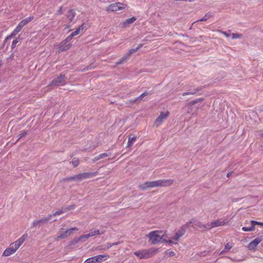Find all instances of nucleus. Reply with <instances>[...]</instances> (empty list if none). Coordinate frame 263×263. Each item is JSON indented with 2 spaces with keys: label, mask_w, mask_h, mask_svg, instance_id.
Masks as SVG:
<instances>
[{
  "label": "nucleus",
  "mask_w": 263,
  "mask_h": 263,
  "mask_svg": "<svg viewBox=\"0 0 263 263\" xmlns=\"http://www.w3.org/2000/svg\"><path fill=\"white\" fill-rule=\"evenodd\" d=\"M146 237L149 238L151 245H155L161 242H167L166 232L162 231H154L148 233Z\"/></svg>",
  "instance_id": "nucleus-1"
},
{
  "label": "nucleus",
  "mask_w": 263,
  "mask_h": 263,
  "mask_svg": "<svg viewBox=\"0 0 263 263\" xmlns=\"http://www.w3.org/2000/svg\"><path fill=\"white\" fill-rule=\"evenodd\" d=\"M196 223H198V221L196 220L192 219L186 224L182 226L175 233L174 236L171 237L170 239L167 240V243L174 245L178 244L179 239L185 234L186 230L190 226V224H192V226H193V224L196 225Z\"/></svg>",
  "instance_id": "nucleus-2"
},
{
  "label": "nucleus",
  "mask_w": 263,
  "mask_h": 263,
  "mask_svg": "<svg viewBox=\"0 0 263 263\" xmlns=\"http://www.w3.org/2000/svg\"><path fill=\"white\" fill-rule=\"evenodd\" d=\"M28 234L27 233H25L17 240L11 243L9 245V247L4 251L3 256L6 257L9 256L14 253L28 238Z\"/></svg>",
  "instance_id": "nucleus-3"
},
{
  "label": "nucleus",
  "mask_w": 263,
  "mask_h": 263,
  "mask_svg": "<svg viewBox=\"0 0 263 263\" xmlns=\"http://www.w3.org/2000/svg\"><path fill=\"white\" fill-rule=\"evenodd\" d=\"M174 182L172 179H162L153 181H147L139 185V188L144 190L148 188L164 186L172 184Z\"/></svg>",
  "instance_id": "nucleus-4"
},
{
  "label": "nucleus",
  "mask_w": 263,
  "mask_h": 263,
  "mask_svg": "<svg viewBox=\"0 0 263 263\" xmlns=\"http://www.w3.org/2000/svg\"><path fill=\"white\" fill-rule=\"evenodd\" d=\"M158 252V249L151 248L148 249H142L134 252V254L140 259H147L155 255Z\"/></svg>",
  "instance_id": "nucleus-5"
},
{
  "label": "nucleus",
  "mask_w": 263,
  "mask_h": 263,
  "mask_svg": "<svg viewBox=\"0 0 263 263\" xmlns=\"http://www.w3.org/2000/svg\"><path fill=\"white\" fill-rule=\"evenodd\" d=\"M224 221L223 220H221V219H218L215 220L214 221L211 222L210 223H208L206 226L200 224V223H199L198 222V223H196V225H197L200 228H204L206 229H210L213 228L223 226L224 225Z\"/></svg>",
  "instance_id": "nucleus-6"
},
{
  "label": "nucleus",
  "mask_w": 263,
  "mask_h": 263,
  "mask_svg": "<svg viewBox=\"0 0 263 263\" xmlns=\"http://www.w3.org/2000/svg\"><path fill=\"white\" fill-rule=\"evenodd\" d=\"M109 257L107 255H99L87 259L84 263H101Z\"/></svg>",
  "instance_id": "nucleus-7"
},
{
  "label": "nucleus",
  "mask_w": 263,
  "mask_h": 263,
  "mask_svg": "<svg viewBox=\"0 0 263 263\" xmlns=\"http://www.w3.org/2000/svg\"><path fill=\"white\" fill-rule=\"evenodd\" d=\"M98 174L97 172H88L83 173L74 176L69 178L70 180H81L86 178H90L96 176Z\"/></svg>",
  "instance_id": "nucleus-8"
},
{
  "label": "nucleus",
  "mask_w": 263,
  "mask_h": 263,
  "mask_svg": "<svg viewBox=\"0 0 263 263\" xmlns=\"http://www.w3.org/2000/svg\"><path fill=\"white\" fill-rule=\"evenodd\" d=\"M66 78L65 76L61 74L57 78L53 80L49 85L55 86H63L66 83Z\"/></svg>",
  "instance_id": "nucleus-9"
},
{
  "label": "nucleus",
  "mask_w": 263,
  "mask_h": 263,
  "mask_svg": "<svg viewBox=\"0 0 263 263\" xmlns=\"http://www.w3.org/2000/svg\"><path fill=\"white\" fill-rule=\"evenodd\" d=\"M78 228L76 227L64 230V229H61L59 231V235L57 237V239H64L68 235H70L73 231H78Z\"/></svg>",
  "instance_id": "nucleus-10"
},
{
  "label": "nucleus",
  "mask_w": 263,
  "mask_h": 263,
  "mask_svg": "<svg viewBox=\"0 0 263 263\" xmlns=\"http://www.w3.org/2000/svg\"><path fill=\"white\" fill-rule=\"evenodd\" d=\"M124 8V5L121 3H116L110 4L106 10L107 11H117L118 10H122Z\"/></svg>",
  "instance_id": "nucleus-11"
},
{
  "label": "nucleus",
  "mask_w": 263,
  "mask_h": 263,
  "mask_svg": "<svg viewBox=\"0 0 263 263\" xmlns=\"http://www.w3.org/2000/svg\"><path fill=\"white\" fill-rule=\"evenodd\" d=\"M141 47V45H139L136 48H133V49H130L126 54H125L124 56H123V57L121 58V59H120V60H119L117 62V64L119 65V64H122L124 62L126 61L129 58V57L131 54L137 51Z\"/></svg>",
  "instance_id": "nucleus-12"
},
{
  "label": "nucleus",
  "mask_w": 263,
  "mask_h": 263,
  "mask_svg": "<svg viewBox=\"0 0 263 263\" xmlns=\"http://www.w3.org/2000/svg\"><path fill=\"white\" fill-rule=\"evenodd\" d=\"M263 240V236H261L260 237H256L253 241H251L248 247L250 250H254L255 249L256 246Z\"/></svg>",
  "instance_id": "nucleus-13"
},
{
  "label": "nucleus",
  "mask_w": 263,
  "mask_h": 263,
  "mask_svg": "<svg viewBox=\"0 0 263 263\" xmlns=\"http://www.w3.org/2000/svg\"><path fill=\"white\" fill-rule=\"evenodd\" d=\"M51 217V215H49L47 218H42L40 220H34L32 223V227H33L37 226H40L41 224L48 222L50 219Z\"/></svg>",
  "instance_id": "nucleus-14"
},
{
  "label": "nucleus",
  "mask_w": 263,
  "mask_h": 263,
  "mask_svg": "<svg viewBox=\"0 0 263 263\" xmlns=\"http://www.w3.org/2000/svg\"><path fill=\"white\" fill-rule=\"evenodd\" d=\"M70 46V43L66 42L65 40H64L60 44L59 49L60 51H64L68 50Z\"/></svg>",
  "instance_id": "nucleus-15"
},
{
  "label": "nucleus",
  "mask_w": 263,
  "mask_h": 263,
  "mask_svg": "<svg viewBox=\"0 0 263 263\" xmlns=\"http://www.w3.org/2000/svg\"><path fill=\"white\" fill-rule=\"evenodd\" d=\"M23 28V27L20 24H18L17 26L15 27V28L14 29V30L12 32L11 35L7 36L6 37V39H8L12 36L16 35L21 30V29Z\"/></svg>",
  "instance_id": "nucleus-16"
},
{
  "label": "nucleus",
  "mask_w": 263,
  "mask_h": 263,
  "mask_svg": "<svg viewBox=\"0 0 263 263\" xmlns=\"http://www.w3.org/2000/svg\"><path fill=\"white\" fill-rule=\"evenodd\" d=\"M136 20V18L134 16L127 19L123 23V27H127L128 25L132 24Z\"/></svg>",
  "instance_id": "nucleus-17"
},
{
  "label": "nucleus",
  "mask_w": 263,
  "mask_h": 263,
  "mask_svg": "<svg viewBox=\"0 0 263 263\" xmlns=\"http://www.w3.org/2000/svg\"><path fill=\"white\" fill-rule=\"evenodd\" d=\"M75 16V13L73 10H70L68 11L67 17L70 21H72Z\"/></svg>",
  "instance_id": "nucleus-18"
},
{
  "label": "nucleus",
  "mask_w": 263,
  "mask_h": 263,
  "mask_svg": "<svg viewBox=\"0 0 263 263\" xmlns=\"http://www.w3.org/2000/svg\"><path fill=\"white\" fill-rule=\"evenodd\" d=\"M104 233V232L103 231H100V230H93V231H92L91 232H90L88 234L89 237H92L93 236H95V235H98V234H103Z\"/></svg>",
  "instance_id": "nucleus-19"
},
{
  "label": "nucleus",
  "mask_w": 263,
  "mask_h": 263,
  "mask_svg": "<svg viewBox=\"0 0 263 263\" xmlns=\"http://www.w3.org/2000/svg\"><path fill=\"white\" fill-rule=\"evenodd\" d=\"M233 246L232 244L229 243H227L224 247V249L219 253V255L222 254L223 253L229 251L232 248Z\"/></svg>",
  "instance_id": "nucleus-20"
},
{
  "label": "nucleus",
  "mask_w": 263,
  "mask_h": 263,
  "mask_svg": "<svg viewBox=\"0 0 263 263\" xmlns=\"http://www.w3.org/2000/svg\"><path fill=\"white\" fill-rule=\"evenodd\" d=\"M137 137L136 136L129 137L128 139L127 146L130 147L133 145L134 141H135Z\"/></svg>",
  "instance_id": "nucleus-21"
},
{
  "label": "nucleus",
  "mask_w": 263,
  "mask_h": 263,
  "mask_svg": "<svg viewBox=\"0 0 263 263\" xmlns=\"http://www.w3.org/2000/svg\"><path fill=\"white\" fill-rule=\"evenodd\" d=\"M211 16H212V14H210L209 13H206L205 14V15L203 17H202L201 19L198 20L197 22L207 21Z\"/></svg>",
  "instance_id": "nucleus-22"
},
{
  "label": "nucleus",
  "mask_w": 263,
  "mask_h": 263,
  "mask_svg": "<svg viewBox=\"0 0 263 263\" xmlns=\"http://www.w3.org/2000/svg\"><path fill=\"white\" fill-rule=\"evenodd\" d=\"M242 230L245 232L248 231H253L255 230V226L253 224H252L251 227H242Z\"/></svg>",
  "instance_id": "nucleus-23"
},
{
  "label": "nucleus",
  "mask_w": 263,
  "mask_h": 263,
  "mask_svg": "<svg viewBox=\"0 0 263 263\" xmlns=\"http://www.w3.org/2000/svg\"><path fill=\"white\" fill-rule=\"evenodd\" d=\"M65 212H66L65 211V208H63L62 209L56 211L54 213H53L52 215H51V216H55L59 215H61V214Z\"/></svg>",
  "instance_id": "nucleus-24"
},
{
  "label": "nucleus",
  "mask_w": 263,
  "mask_h": 263,
  "mask_svg": "<svg viewBox=\"0 0 263 263\" xmlns=\"http://www.w3.org/2000/svg\"><path fill=\"white\" fill-rule=\"evenodd\" d=\"M219 31L222 34L224 35L227 37H231V33L230 30H229L228 31H223L222 30H219Z\"/></svg>",
  "instance_id": "nucleus-25"
},
{
  "label": "nucleus",
  "mask_w": 263,
  "mask_h": 263,
  "mask_svg": "<svg viewBox=\"0 0 263 263\" xmlns=\"http://www.w3.org/2000/svg\"><path fill=\"white\" fill-rule=\"evenodd\" d=\"M242 35L239 33H231V37L232 39H239L241 37Z\"/></svg>",
  "instance_id": "nucleus-26"
},
{
  "label": "nucleus",
  "mask_w": 263,
  "mask_h": 263,
  "mask_svg": "<svg viewBox=\"0 0 263 263\" xmlns=\"http://www.w3.org/2000/svg\"><path fill=\"white\" fill-rule=\"evenodd\" d=\"M89 236L88 235V234H83L81 236H80L78 238V240H77V241H81V239H88V238H89Z\"/></svg>",
  "instance_id": "nucleus-27"
},
{
  "label": "nucleus",
  "mask_w": 263,
  "mask_h": 263,
  "mask_svg": "<svg viewBox=\"0 0 263 263\" xmlns=\"http://www.w3.org/2000/svg\"><path fill=\"white\" fill-rule=\"evenodd\" d=\"M168 114V112L164 113V112H161L158 117L160 118V119L164 120L167 117Z\"/></svg>",
  "instance_id": "nucleus-28"
},
{
  "label": "nucleus",
  "mask_w": 263,
  "mask_h": 263,
  "mask_svg": "<svg viewBox=\"0 0 263 263\" xmlns=\"http://www.w3.org/2000/svg\"><path fill=\"white\" fill-rule=\"evenodd\" d=\"M149 94H151V92H149L145 91V92H144L142 93L140 96H139L137 98V99H140V100H142V98H143L144 97H145V96H147V95H149Z\"/></svg>",
  "instance_id": "nucleus-29"
},
{
  "label": "nucleus",
  "mask_w": 263,
  "mask_h": 263,
  "mask_svg": "<svg viewBox=\"0 0 263 263\" xmlns=\"http://www.w3.org/2000/svg\"><path fill=\"white\" fill-rule=\"evenodd\" d=\"M163 120V119H160V118L158 117L155 121V124L157 126H158L162 123Z\"/></svg>",
  "instance_id": "nucleus-30"
},
{
  "label": "nucleus",
  "mask_w": 263,
  "mask_h": 263,
  "mask_svg": "<svg viewBox=\"0 0 263 263\" xmlns=\"http://www.w3.org/2000/svg\"><path fill=\"white\" fill-rule=\"evenodd\" d=\"M110 155H111V153H102V154H101L99 155L100 158L101 159H103L104 158H105L106 157L110 156Z\"/></svg>",
  "instance_id": "nucleus-31"
},
{
  "label": "nucleus",
  "mask_w": 263,
  "mask_h": 263,
  "mask_svg": "<svg viewBox=\"0 0 263 263\" xmlns=\"http://www.w3.org/2000/svg\"><path fill=\"white\" fill-rule=\"evenodd\" d=\"M165 255L168 256H173L175 255V253L173 251L166 250L165 251Z\"/></svg>",
  "instance_id": "nucleus-32"
},
{
  "label": "nucleus",
  "mask_w": 263,
  "mask_h": 263,
  "mask_svg": "<svg viewBox=\"0 0 263 263\" xmlns=\"http://www.w3.org/2000/svg\"><path fill=\"white\" fill-rule=\"evenodd\" d=\"M197 92V90H194L192 91H189L187 92H184L182 94V96H185L186 95H194Z\"/></svg>",
  "instance_id": "nucleus-33"
},
{
  "label": "nucleus",
  "mask_w": 263,
  "mask_h": 263,
  "mask_svg": "<svg viewBox=\"0 0 263 263\" xmlns=\"http://www.w3.org/2000/svg\"><path fill=\"white\" fill-rule=\"evenodd\" d=\"M72 164L74 167L77 166L79 164V161L78 159H76L75 158L71 162Z\"/></svg>",
  "instance_id": "nucleus-34"
},
{
  "label": "nucleus",
  "mask_w": 263,
  "mask_h": 263,
  "mask_svg": "<svg viewBox=\"0 0 263 263\" xmlns=\"http://www.w3.org/2000/svg\"><path fill=\"white\" fill-rule=\"evenodd\" d=\"M251 224H253L255 226V224L259 225L261 226H263V222H257L254 220L251 221Z\"/></svg>",
  "instance_id": "nucleus-35"
},
{
  "label": "nucleus",
  "mask_w": 263,
  "mask_h": 263,
  "mask_svg": "<svg viewBox=\"0 0 263 263\" xmlns=\"http://www.w3.org/2000/svg\"><path fill=\"white\" fill-rule=\"evenodd\" d=\"M73 37V36L71 35V34H70L65 39V42L67 43H70V41L72 40Z\"/></svg>",
  "instance_id": "nucleus-36"
},
{
  "label": "nucleus",
  "mask_w": 263,
  "mask_h": 263,
  "mask_svg": "<svg viewBox=\"0 0 263 263\" xmlns=\"http://www.w3.org/2000/svg\"><path fill=\"white\" fill-rule=\"evenodd\" d=\"M18 42V41L17 40V39H15L14 40L13 42H12V45H11V48L13 49V48H14L16 46V44Z\"/></svg>",
  "instance_id": "nucleus-37"
},
{
  "label": "nucleus",
  "mask_w": 263,
  "mask_h": 263,
  "mask_svg": "<svg viewBox=\"0 0 263 263\" xmlns=\"http://www.w3.org/2000/svg\"><path fill=\"white\" fill-rule=\"evenodd\" d=\"M26 135V132L25 131H22L21 133L18 135V138L20 139L22 137L25 136Z\"/></svg>",
  "instance_id": "nucleus-38"
},
{
  "label": "nucleus",
  "mask_w": 263,
  "mask_h": 263,
  "mask_svg": "<svg viewBox=\"0 0 263 263\" xmlns=\"http://www.w3.org/2000/svg\"><path fill=\"white\" fill-rule=\"evenodd\" d=\"M80 31H79V30H78L77 29L73 32H71V35H72L73 36H74L78 34H79L80 33Z\"/></svg>",
  "instance_id": "nucleus-39"
},
{
  "label": "nucleus",
  "mask_w": 263,
  "mask_h": 263,
  "mask_svg": "<svg viewBox=\"0 0 263 263\" xmlns=\"http://www.w3.org/2000/svg\"><path fill=\"white\" fill-rule=\"evenodd\" d=\"M33 19V16H29V17H28L26 18H25L24 20H25V21L27 23H29L30 22H31L32 20Z\"/></svg>",
  "instance_id": "nucleus-40"
},
{
  "label": "nucleus",
  "mask_w": 263,
  "mask_h": 263,
  "mask_svg": "<svg viewBox=\"0 0 263 263\" xmlns=\"http://www.w3.org/2000/svg\"><path fill=\"white\" fill-rule=\"evenodd\" d=\"M64 208H65V211H67L68 210H70L74 209V205H70V206H66V207H64Z\"/></svg>",
  "instance_id": "nucleus-41"
},
{
  "label": "nucleus",
  "mask_w": 263,
  "mask_h": 263,
  "mask_svg": "<svg viewBox=\"0 0 263 263\" xmlns=\"http://www.w3.org/2000/svg\"><path fill=\"white\" fill-rule=\"evenodd\" d=\"M19 24L23 27L26 25H27L28 23L24 19L22 21H21Z\"/></svg>",
  "instance_id": "nucleus-42"
},
{
  "label": "nucleus",
  "mask_w": 263,
  "mask_h": 263,
  "mask_svg": "<svg viewBox=\"0 0 263 263\" xmlns=\"http://www.w3.org/2000/svg\"><path fill=\"white\" fill-rule=\"evenodd\" d=\"M84 28V25L82 24L80 25L77 29L79 30V31L80 32L81 30H82Z\"/></svg>",
  "instance_id": "nucleus-43"
},
{
  "label": "nucleus",
  "mask_w": 263,
  "mask_h": 263,
  "mask_svg": "<svg viewBox=\"0 0 263 263\" xmlns=\"http://www.w3.org/2000/svg\"><path fill=\"white\" fill-rule=\"evenodd\" d=\"M112 246H113V244L112 243H107L106 244V248L107 249H109L110 248H111Z\"/></svg>",
  "instance_id": "nucleus-44"
},
{
  "label": "nucleus",
  "mask_w": 263,
  "mask_h": 263,
  "mask_svg": "<svg viewBox=\"0 0 263 263\" xmlns=\"http://www.w3.org/2000/svg\"><path fill=\"white\" fill-rule=\"evenodd\" d=\"M58 13L60 14H62V7H60L59 8V10L58 11Z\"/></svg>",
  "instance_id": "nucleus-45"
},
{
  "label": "nucleus",
  "mask_w": 263,
  "mask_h": 263,
  "mask_svg": "<svg viewBox=\"0 0 263 263\" xmlns=\"http://www.w3.org/2000/svg\"><path fill=\"white\" fill-rule=\"evenodd\" d=\"M100 159H101L100 158V156H99V155H98V156L96 157L93 159V161H98V160H100Z\"/></svg>",
  "instance_id": "nucleus-46"
},
{
  "label": "nucleus",
  "mask_w": 263,
  "mask_h": 263,
  "mask_svg": "<svg viewBox=\"0 0 263 263\" xmlns=\"http://www.w3.org/2000/svg\"><path fill=\"white\" fill-rule=\"evenodd\" d=\"M232 174V172H229V173H228L227 174V177H229L230 176V175H231Z\"/></svg>",
  "instance_id": "nucleus-47"
},
{
  "label": "nucleus",
  "mask_w": 263,
  "mask_h": 263,
  "mask_svg": "<svg viewBox=\"0 0 263 263\" xmlns=\"http://www.w3.org/2000/svg\"><path fill=\"white\" fill-rule=\"evenodd\" d=\"M112 244H113V246H114V245H118V242H114V243H113Z\"/></svg>",
  "instance_id": "nucleus-48"
},
{
  "label": "nucleus",
  "mask_w": 263,
  "mask_h": 263,
  "mask_svg": "<svg viewBox=\"0 0 263 263\" xmlns=\"http://www.w3.org/2000/svg\"><path fill=\"white\" fill-rule=\"evenodd\" d=\"M260 135H261V136L262 137H263V133H261V134H260Z\"/></svg>",
  "instance_id": "nucleus-49"
}]
</instances>
